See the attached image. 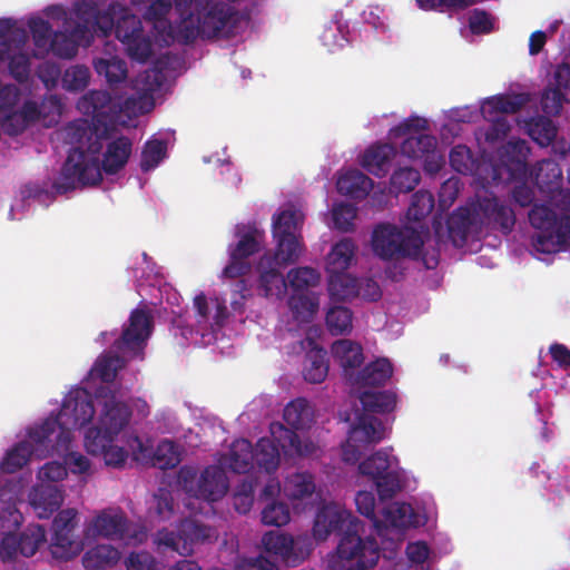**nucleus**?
<instances>
[{
  "label": "nucleus",
  "mask_w": 570,
  "mask_h": 570,
  "mask_svg": "<svg viewBox=\"0 0 570 570\" xmlns=\"http://www.w3.org/2000/svg\"><path fill=\"white\" fill-rule=\"evenodd\" d=\"M473 223L474 216L468 208H460L450 216L448 219V230L456 246L463 245L466 242Z\"/></svg>",
  "instance_id": "42"
},
{
  "label": "nucleus",
  "mask_w": 570,
  "mask_h": 570,
  "mask_svg": "<svg viewBox=\"0 0 570 570\" xmlns=\"http://www.w3.org/2000/svg\"><path fill=\"white\" fill-rule=\"evenodd\" d=\"M28 41L26 29L16 26L10 18L0 19V42L9 43V51L22 49Z\"/></svg>",
  "instance_id": "54"
},
{
  "label": "nucleus",
  "mask_w": 570,
  "mask_h": 570,
  "mask_svg": "<svg viewBox=\"0 0 570 570\" xmlns=\"http://www.w3.org/2000/svg\"><path fill=\"white\" fill-rule=\"evenodd\" d=\"M331 351L334 361L342 368L343 377L351 384L365 360L362 345L347 338H341L332 344Z\"/></svg>",
  "instance_id": "20"
},
{
  "label": "nucleus",
  "mask_w": 570,
  "mask_h": 570,
  "mask_svg": "<svg viewBox=\"0 0 570 570\" xmlns=\"http://www.w3.org/2000/svg\"><path fill=\"white\" fill-rule=\"evenodd\" d=\"M126 47L128 57L138 62H146L153 53V45L144 31L136 33L128 41H121Z\"/></svg>",
  "instance_id": "62"
},
{
  "label": "nucleus",
  "mask_w": 570,
  "mask_h": 570,
  "mask_svg": "<svg viewBox=\"0 0 570 570\" xmlns=\"http://www.w3.org/2000/svg\"><path fill=\"white\" fill-rule=\"evenodd\" d=\"M356 246L351 238H344L336 243L328 256L326 271L328 275L344 273L351 266Z\"/></svg>",
  "instance_id": "34"
},
{
  "label": "nucleus",
  "mask_w": 570,
  "mask_h": 570,
  "mask_svg": "<svg viewBox=\"0 0 570 570\" xmlns=\"http://www.w3.org/2000/svg\"><path fill=\"white\" fill-rule=\"evenodd\" d=\"M115 433H109L99 423L90 428L85 435V446L88 453L100 455L112 442Z\"/></svg>",
  "instance_id": "55"
},
{
  "label": "nucleus",
  "mask_w": 570,
  "mask_h": 570,
  "mask_svg": "<svg viewBox=\"0 0 570 570\" xmlns=\"http://www.w3.org/2000/svg\"><path fill=\"white\" fill-rule=\"evenodd\" d=\"M35 449L32 445L22 441L18 443L13 449L7 452L6 456L1 461V470L6 473H14L26 465Z\"/></svg>",
  "instance_id": "50"
},
{
  "label": "nucleus",
  "mask_w": 570,
  "mask_h": 570,
  "mask_svg": "<svg viewBox=\"0 0 570 570\" xmlns=\"http://www.w3.org/2000/svg\"><path fill=\"white\" fill-rule=\"evenodd\" d=\"M336 188L341 195L363 199L373 188V180L357 169L348 170L338 177Z\"/></svg>",
  "instance_id": "28"
},
{
  "label": "nucleus",
  "mask_w": 570,
  "mask_h": 570,
  "mask_svg": "<svg viewBox=\"0 0 570 570\" xmlns=\"http://www.w3.org/2000/svg\"><path fill=\"white\" fill-rule=\"evenodd\" d=\"M153 465L160 470L173 469L180 462V455L174 441L163 440L157 445L153 459Z\"/></svg>",
  "instance_id": "53"
},
{
  "label": "nucleus",
  "mask_w": 570,
  "mask_h": 570,
  "mask_svg": "<svg viewBox=\"0 0 570 570\" xmlns=\"http://www.w3.org/2000/svg\"><path fill=\"white\" fill-rule=\"evenodd\" d=\"M360 401L367 412L390 413L396 406V394L391 391H365L361 394Z\"/></svg>",
  "instance_id": "43"
},
{
  "label": "nucleus",
  "mask_w": 570,
  "mask_h": 570,
  "mask_svg": "<svg viewBox=\"0 0 570 570\" xmlns=\"http://www.w3.org/2000/svg\"><path fill=\"white\" fill-rule=\"evenodd\" d=\"M120 559V552L111 544H97L82 556V566L86 570H105L114 567Z\"/></svg>",
  "instance_id": "30"
},
{
  "label": "nucleus",
  "mask_w": 570,
  "mask_h": 570,
  "mask_svg": "<svg viewBox=\"0 0 570 570\" xmlns=\"http://www.w3.org/2000/svg\"><path fill=\"white\" fill-rule=\"evenodd\" d=\"M89 531L95 537L121 541L129 532V519L120 509H104L91 520Z\"/></svg>",
  "instance_id": "18"
},
{
  "label": "nucleus",
  "mask_w": 570,
  "mask_h": 570,
  "mask_svg": "<svg viewBox=\"0 0 570 570\" xmlns=\"http://www.w3.org/2000/svg\"><path fill=\"white\" fill-rule=\"evenodd\" d=\"M177 482L190 497L208 502L220 500L229 488L228 478L218 465L206 466L199 475L195 468L184 465L178 471Z\"/></svg>",
  "instance_id": "5"
},
{
  "label": "nucleus",
  "mask_w": 570,
  "mask_h": 570,
  "mask_svg": "<svg viewBox=\"0 0 570 570\" xmlns=\"http://www.w3.org/2000/svg\"><path fill=\"white\" fill-rule=\"evenodd\" d=\"M78 42L66 31H55L49 45V51L63 59H71L78 52Z\"/></svg>",
  "instance_id": "59"
},
{
  "label": "nucleus",
  "mask_w": 570,
  "mask_h": 570,
  "mask_svg": "<svg viewBox=\"0 0 570 570\" xmlns=\"http://www.w3.org/2000/svg\"><path fill=\"white\" fill-rule=\"evenodd\" d=\"M281 267L271 261L269 254H264L257 263L258 292L264 297H283L286 294L287 283L281 273Z\"/></svg>",
  "instance_id": "22"
},
{
  "label": "nucleus",
  "mask_w": 570,
  "mask_h": 570,
  "mask_svg": "<svg viewBox=\"0 0 570 570\" xmlns=\"http://www.w3.org/2000/svg\"><path fill=\"white\" fill-rule=\"evenodd\" d=\"M392 374V363L385 357H380L361 368L350 385L357 387L381 386L391 379Z\"/></svg>",
  "instance_id": "26"
},
{
  "label": "nucleus",
  "mask_w": 570,
  "mask_h": 570,
  "mask_svg": "<svg viewBox=\"0 0 570 570\" xmlns=\"http://www.w3.org/2000/svg\"><path fill=\"white\" fill-rule=\"evenodd\" d=\"M95 415L92 395L83 387L71 390L63 399L61 409L55 417L60 429L59 439L70 442L71 430L82 428L91 422Z\"/></svg>",
  "instance_id": "7"
},
{
  "label": "nucleus",
  "mask_w": 570,
  "mask_h": 570,
  "mask_svg": "<svg viewBox=\"0 0 570 570\" xmlns=\"http://www.w3.org/2000/svg\"><path fill=\"white\" fill-rule=\"evenodd\" d=\"M328 293L337 302L358 296V279L345 272L328 275Z\"/></svg>",
  "instance_id": "39"
},
{
  "label": "nucleus",
  "mask_w": 570,
  "mask_h": 570,
  "mask_svg": "<svg viewBox=\"0 0 570 570\" xmlns=\"http://www.w3.org/2000/svg\"><path fill=\"white\" fill-rule=\"evenodd\" d=\"M381 426V422L375 416L362 414L358 416L356 424L352 426L348 436L352 441L364 445L377 443L383 439Z\"/></svg>",
  "instance_id": "32"
},
{
  "label": "nucleus",
  "mask_w": 570,
  "mask_h": 570,
  "mask_svg": "<svg viewBox=\"0 0 570 570\" xmlns=\"http://www.w3.org/2000/svg\"><path fill=\"white\" fill-rule=\"evenodd\" d=\"M65 144L71 145L59 177L52 183V191L38 184L24 186L23 194L28 198L45 200L53 197V194L63 195L78 186L98 185L102 175L99 167V154L104 145L94 132L89 122L78 119L69 122L61 131Z\"/></svg>",
  "instance_id": "1"
},
{
  "label": "nucleus",
  "mask_w": 570,
  "mask_h": 570,
  "mask_svg": "<svg viewBox=\"0 0 570 570\" xmlns=\"http://www.w3.org/2000/svg\"><path fill=\"white\" fill-rule=\"evenodd\" d=\"M530 225L540 230V233L533 237L532 244L535 250L543 253L539 242L542 244L546 239L554 237L559 232V227L562 224V216L558 217L557 213L544 204H534L528 214Z\"/></svg>",
  "instance_id": "21"
},
{
  "label": "nucleus",
  "mask_w": 570,
  "mask_h": 570,
  "mask_svg": "<svg viewBox=\"0 0 570 570\" xmlns=\"http://www.w3.org/2000/svg\"><path fill=\"white\" fill-rule=\"evenodd\" d=\"M337 556L342 560L352 562L344 570H367L380 559V548L375 538L363 539L355 533H347L340 539Z\"/></svg>",
  "instance_id": "11"
},
{
  "label": "nucleus",
  "mask_w": 570,
  "mask_h": 570,
  "mask_svg": "<svg viewBox=\"0 0 570 570\" xmlns=\"http://www.w3.org/2000/svg\"><path fill=\"white\" fill-rule=\"evenodd\" d=\"M110 102L111 97L109 92L104 90H91L79 99L77 107L85 115H91L92 117L98 118L105 114V109Z\"/></svg>",
  "instance_id": "47"
},
{
  "label": "nucleus",
  "mask_w": 570,
  "mask_h": 570,
  "mask_svg": "<svg viewBox=\"0 0 570 570\" xmlns=\"http://www.w3.org/2000/svg\"><path fill=\"white\" fill-rule=\"evenodd\" d=\"M534 183L540 191L561 210L570 209V189L562 188V170L553 159L538 161L532 171Z\"/></svg>",
  "instance_id": "12"
},
{
  "label": "nucleus",
  "mask_w": 570,
  "mask_h": 570,
  "mask_svg": "<svg viewBox=\"0 0 570 570\" xmlns=\"http://www.w3.org/2000/svg\"><path fill=\"white\" fill-rule=\"evenodd\" d=\"M167 151V145L159 139L149 140L145 144L141 151L140 168L142 171H149L158 166Z\"/></svg>",
  "instance_id": "63"
},
{
  "label": "nucleus",
  "mask_w": 570,
  "mask_h": 570,
  "mask_svg": "<svg viewBox=\"0 0 570 570\" xmlns=\"http://www.w3.org/2000/svg\"><path fill=\"white\" fill-rule=\"evenodd\" d=\"M132 142L128 137L120 136L109 141L99 160L100 173L104 170L107 175H115L121 170L131 155Z\"/></svg>",
  "instance_id": "23"
},
{
  "label": "nucleus",
  "mask_w": 570,
  "mask_h": 570,
  "mask_svg": "<svg viewBox=\"0 0 570 570\" xmlns=\"http://www.w3.org/2000/svg\"><path fill=\"white\" fill-rule=\"evenodd\" d=\"M254 449V463L266 472H272L277 469L279 463V449L274 441L267 438H262L257 441Z\"/></svg>",
  "instance_id": "44"
},
{
  "label": "nucleus",
  "mask_w": 570,
  "mask_h": 570,
  "mask_svg": "<svg viewBox=\"0 0 570 570\" xmlns=\"http://www.w3.org/2000/svg\"><path fill=\"white\" fill-rule=\"evenodd\" d=\"M264 240V233L250 228L244 233L237 244L230 249L229 262L223 271L227 278H237L248 274L252 269L248 257L258 253Z\"/></svg>",
  "instance_id": "15"
},
{
  "label": "nucleus",
  "mask_w": 570,
  "mask_h": 570,
  "mask_svg": "<svg viewBox=\"0 0 570 570\" xmlns=\"http://www.w3.org/2000/svg\"><path fill=\"white\" fill-rule=\"evenodd\" d=\"M434 208V197L428 190H417L413 194L406 216L409 219L420 222Z\"/></svg>",
  "instance_id": "58"
},
{
  "label": "nucleus",
  "mask_w": 570,
  "mask_h": 570,
  "mask_svg": "<svg viewBox=\"0 0 570 570\" xmlns=\"http://www.w3.org/2000/svg\"><path fill=\"white\" fill-rule=\"evenodd\" d=\"M303 224V214L294 208H288L273 216V237H298L297 232Z\"/></svg>",
  "instance_id": "37"
},
{
  "label": "nucleus",
  "mask_w": 570,
  "mask_h": 570,
  "mask_svg": "<svg viewBox=\"0 0 570 570\" xmlns=\"http://www.w3.org/2000/svg\"><path fill=\"white\" fill-rule=\"evenodd\" d=\"M47 541L46 529L41 524H29L19 534L8 533L0 542L2 560H12L18 554L30 558Z\"/></svg>",
  "instance_id": "14"
},
{
  "label": "nucleus",
  "mask_w": 570,
  "mask_h": 570,
  "mask_svg": "<svg viewBox=\"0 0 570 570\" xmlns=\"http://www.w3.org/2000/svg\"><path fill=\"white\" fill-rule=\"evenodd\" d=\"M358 471L374 483L381 500L392 499L402 489V469L392 450L376 451L360 463Z\"/></svg>",
  "instance_id": "4"
},
{
  "label": "nucleus",
  "mask_w": 570,
  "mask_h": 570,
  "mask_svg": "<svg viewBox=\"0 0 570 570\" xmlns=\"http://www.w3.org/2000/svg\"><path fill=\"white\" fill-rule=\"evenodd\" d=\"M384 525L407 528L413 523V509L404 502H392L382 509Z\"/></svg>",
  "instance_id": "45"
},
{
  "label": "nucleus",
  "mask_w": 570,
  "mask_h": 570,
  "mask_svg": "<svg viewBox=\"0 0 570 570\" xmlns=\"http://www.w3.org/2000/svg\"><path fill=\"white\" fill-rule=\"evenodd\" d=\"M315 491L314 476L309 472H296L284 482L285 494L293 500L311 497Z\"/></svg>",
  "instance_id": "41"
},
{
  "label": "nucleus",
  "mask_w": 570,
  "mask_h": 570,
  "mask_svg": "<svg viewBox=\"0 0 570 570\" xmlns=\"http://www.w3.org/2000/svg\"><path fill=\"white\" fill-rule=\"evenodd\" d=\"M98 75L104 76L109 85L119 83L127 77V65L118 58L98 59L95 61Z\"/></svg>",
  "instance_id": "52"
},
{
  "label": "nucleus",
  "mask_w": 570,
  "mask_h": 570,
  "mask_svg": "<svg viewBox=\"0 0 570 570\" xmlns=\"http://www.w3.org/2000/svg\"><path fill=\"white\" fill-rule=\"evenodd\" d=\"M125 366L124 357L110 352L101 354L90 370L92 377L99 379L104 383H111L117 376L119 370Z\"/></svg>",
  "instance_id": "40"
},
{
  "label": "nucleus",
  "mask_w": 570,
  "mask_h": 570,
  "mask_svg": "<svg viewBox=\"0 0 570 570\" xmlns=\"http://www.w3.org/2000/svg\"><path fill=\"white\" fill-rule=\"evenodd\" d=\"M283 419L294 430L309 428L314 419V411L309 402L304 397L291 401L284 409Z\"/></svg>",
  "instance_id": "31"
},
{
  "label": "nucleus",
  "mask_w": 570,
  "mask_h": 570,
  "mask_svg": "<svg viewBox=\"0 0 570 570\" xmlns=\"http://www.w3.org/2000/svg\"><path fill=\"white\" fill-rule=\"evenodd\" d=\"M474 214L481 225L500 230L503 235H509L517 222L513 209L495 196L479 198L474 207Z\"/></svg>",
  "instance_id": "16"
},
{
  "label": "nucleus",
  "mask_w": 570,
  "mask_h": 570,
  "mask_svg": "<svg viewBox=\"0 0 570 570\" xmlns=\"http://www.w3.org/2000/svg\"><path fill=\"white\" fill-rule=\"evenodd\" d=\"M372 249L374 254L384 259L400 258L417 259L422 255L423 239L413 227L382 223L372 233Z\"/></svg>",
  "instance_id": "3"
},
{
  "label": "nucleus",
  "mask_w": 570,
  "mask_h": 570,
  "mask_svg": "<svg viewBox=\"0 0 570 570\" xmlns=\"http://www.w3.org/2000/svg\"><path fill=\"white\" fill-rule=\"evenodd\" d=\"M183 543L181 556H189L195 543L204 542L212 535V528L193 519H185L179 527Z\"/></svg>",
  "instance_id": "36"
},
{
  "label": "nucleus",
  "mask_w": 570,
  "mask_h": 570,
  "mask_svg": "<svg viewBox=\"0 0 570 570\" xmlns=\"http://www.w3.org/2000/svg\"><path fill=\"white\" fill-rule=\"evenodd\" d=\"M327 353L322 347H315L305 355L303 376L305 381L318 384L322 383L328 374Z\"/></svg>",
  "instance_id": "33"
},
{
  "label": "nucleus",
  "mask_w": 570,
  "mask_h": 570,
  "mask_svg": "<svg viewBox=\"0 0 570 570\" xmlns=\"http://www.w3.org/2000/svg\"><path fill=\"white\" fill-rule=\"evenodd\" d=\"M529 102L527 94L497 95L485 99L481 107L484 119H492L493 115L505 116L520 111Z\"/></svg>",
  "instance_id": "25"
},
{
  "label": "nucleus",
  "mask_w": 570,
  "mask_h": 570,
  "mask_svg": "<svg viewBox=\"0 0 570 570\" xmlns=\"http://www.w3.org/2000/svg\"><path fill=\"white\" fill-rule=\"evenodd\" d=\"M22 49H13L9 52L8 57V69L10 76L19 83L28 81L31 71V61L27 52H22Z\"/></svg>",
  "instance_id": "57"
},
{
  "label": "nucleus",
  "mask_w": 570,
  "mask_h": 570,
  "mask_svg": "<svg viewBox=\"0 0 570 570\" xmlns=\"http://www.w3.org/2000/svg\"><path fill=\"white\" fill-rule=\"evenodd\" d=\"M396 149L391 144H375L368 147L362 156L361 165L370 174L381 178L391 167Z\"/></svg>",
  "instance_id": "24"
},
{
  "label": "nucleus",
  "mask_w": 570,
  "mask_h": 570,
  "mask_svg": "<svg viewBox=\"0 0 570 570\" xmlns=\"http://www.w3.org/2000/svg\"><path fill=\"white\" fill-rule=\"evenodd\" d=\"M83 7V13L88 14L96 36L106 38L115 30L116 20L119 16V4H110L105 11H99L94 3L86 1Z\"/></svg>",
  "instance_id": "29"
},
{
  "label": "nucleus",
  "mask_w": 570,
  "mask_h": 570,
  "mask_svg": "<svg viewBox=\"0 0 570 570\" xmlns=\"http://www.w3.org/2000/svg\"><path fill=\"white\" fill-rule=\"evenodd\" d=\"M144 31L140 19L130 12L126 7H119V16L116 20L115 35L119 41H128V39Z\"/></svg>",
  "instance_id": "49"
},
{
  "label": "nucleus",
  "mask_w": 570,
  "mask_h": 570,
  "mask_svg": "<svg viewBox=\"0 0 570 570\" xmlns=\"http://www.w3.org/2000/svg\"><path fill=\"white\" fill-rule=\"evenodd\" d=\"M30 503L40 519L49 518L62 503V495L53 484H41L30 493Z\"/></svg>",
  "instance_id": "27"
},
{
  "label": "nucleus",
  "mask_w": 570,
  "mask_h": 570,
  "mask_svg": "<svg viewBox=\"0 0 570 570\" xmlns=\"http://www.w3.org/2000/svg\"><path fill=\"white\" fill-rule=\"evenodd\" d=\"M320 279V273L308 266L293 268L287 274L288 284L294 293H304L309 287L318 285Z\"/></svg>",
  "instance_id": "51"
},
{
  "label": "nucleus",
  "mask_w": 570,
  "mask_h": 570,
  "mask_svg": "<svg viewBox=\"0 0 570 570\" xmlns=\"http://www.w3.org/2000/svg\"><path fill=\"white\" fill-rule=\"evenodd\" d=\"M539 245L543 254H553L570 247V215L562 216V224L554 237L546 239L543 244L539 242Z\"/></svg>",
  "instance_id": "64"
},
{
  "label": "nucleus",
  "mask_w": 570,
  "mask_h": 570,
  "mask_svg": "<svg viewBox=\"0 0 570 570\" xmlns=\"http://www.w3.org/2000/svg\"><path fill=\"white\" fill-rule=\"evenodd\" d=\"M77 527V511L66 509L58 512L52 521V538L49 546L52 558L57 560H71L82 550V543L75 538Z\"/></svg>",
  "instance_id": "9"
},
{
  "label": "nucleus",
  "mask_w": 570,
  "mask_h": 570,
  "mask_svg": "<svg viewBox=\"0 0 570 570\" xmlns=\"http://www.w3.org/2000/svg\"><path fill=\"white\" fill-rule=\"evenodd\" d=\"M353 314L345 306H333L326 314V325L332 334L340 335L352 328Z\"/></svg>",
  "instance_id": "61"
},
{
  "label": "nucleus",
  "mask_w": 570,
  "mask_h": 570,
  "mask_svg": "<svg viewBox=\"0 0 570 570\" xmlns=\"http://www.w3.org/2000/svg\"><path fill=\"white\" fill-rule=\"evenodd\" d=\"M90 70L86 66L76 65L67 68L61 77L62 88L70 92L82 91L89 83Z\"/></svg>",
  "instance_id": "56"
},
{
  "label": "nucleus",
  "mask_w": 570,
  "mask_h": 570,
  "mask_svg": "<svg viewBox=\"0 0 570 570\" xmlns=\"http://www.w3.org/2000/svg\"><path fill=\"white\" fill-rule=\"evenodd\" d=\"M35 47L39 53H35L36 58L43 57L49 52V45L53 36L52 28L48 21L42 18H31L28 22Z\"/></svg>",
  "instance_id": "46"
},
{
  "label": "nucleus",
  "mask_w": 570,
  "mask_h": 570,
  "mask_svg": "<svg viewBox=\"0 0 570 570\" xmlns=\"http://www.w3.org/2000/svg\"><path fill=\"white\" fill-rule=\"evenodd\" d=\"M154 328V317L148 309L136 308L130 313L128 325L124 327L118 340L114 342L116 351L125 356H139L146 347Z\"/></svg>",
  "instance_id": "8"
},
{
  "label": "nucleus",
  "mask_w": 570,
  "mask_h": 570,
  "mask_svg": "<svg viewBox=\"0 0 570 570\" xmlns=\"http://www.w3.org/2000/svg\"><path fill=\"white\" fill-rule=\"evenodd\" d=\"M195 14L197 22L200 23L203 39H228L235 36L242 21L239 11L223 1L203 2Z\"/></svg>",
  "instance_id": "6"
},
{
  "label": "nucleus",
  "mask_w": 570,
  "mask_h": 570,
  "mask_svg": "<svg viewBox=\"0 0 570 570\" xmlns=\"http://www.w3.org/2000/svg\"><path fill=\"white\" fill-rule=\"evenodd\" d=\"M428 128V120L417 116H411L397 126L390 129V138L397 139L405 137L400 149L401 154L423 161L424 170L434 175L444 165L443 156L438 151L435 137L420 131Z\"/></svg>",
  "instance_id": "2"
},
{
  "label": "nucleus",
  "mask_w": 570,
  "mask_h": 570,
  "mask_svg": "<svg viewBox=\"0 0 570 570\" xmlns=\"http://www.w3.org/2000/svg\"><path fill=\"white\" fill-rule=\"evenodd\" d=\"M361 522L352 515V513L336 503L324 504L316 513L313 537L318 541H324L333 533H342L345 537L347 533L360 534Z\"/></svg>",
  "instance_id": "10"
},
{
  "label": "nucleus",
  "mask_w": 570,
  "mask_h": 570,
  "mask_svg": "<svg viewBox=\"0 0 570 570\" xmlns=\"http://www.w3.org/2000/svg\"><path fill=\"white\" fill-rule=\"evenodd\" d=\"M530 137L540 146H549L557 136V127L549 117L539 116L528 122Z\"/></svg>",
  "instance_id": "48"
},
{
  "label": "nucleus",
  "mask_w": 570,
  "mask_h": 570,
  "mask_svg": "<svg viewBox=\"0 0 570 570\" xmlns=\"http://www.w3.org/2000/svg\"><path fill=\"white\" fill-rule=\"evenodd\" d=\"M96 399L101 405L98 423L109 433L118 435L131 416L129 406L119 400L116 391L107 385L97 389Z\"/></svg>",
  "instance_id": "17"
},
{
  "label": "nucleus",
  "mask_w": 570,
  "mask_h": 570,
  "mask_svg": "<svg viewBox=\"0 0 570 570\" xmlns=\"http://www.w3.org/2000/svg\"><path fill=\"white\" fill-rule=\"evenodd\" d=\"M256 481L252 478H245L239 482L233 494V505L240 514H246L250 511L254 503Z\"/></svg>",
  "instance_id": "60"
},
{
  "label": "nucleus",
  "mask_w": 570,
  "mask_h": 570,
  "mask_svg": "<svg viewBox=\"0 0 570 570\" xmlns=\"http://www.w3.org/2000/svg\"><path fill=\"white\" fill-rule=\"evenodd\" d=\"M226 463L236 473H247L254 466L252 443L246 439L235 440L230 445Z\"/></svg>",
  "instance_id": "35"
},
{
  "label": "nucleus",
  "mask_w": 570,
  "mask_h": 570,
  "mask_svg": "<svg viewBox=\"0 0 570 570\" xmlns=\"http://www.w3.org/2000/svg\"><path fill=\"white\" fill-rule=\"evenodd\" d=\"M262 544L266 552L293 564L303 561L313 550V541L307 534L294 538L289 534L269 531L263 535Z\"/></svg>",
  "instance_id": "13"
},
{
  "label": "nucleus",
  "mask_w": 570,
  "mask_h": 570,
  "mask_svg": "<svg viewBox=\"0 0 570 570\" xmlns=\"http://www.w3.org/2000/svg\"><path fill=\"white\" fill-rule=\"evenodd\" d=\"M275 250L266 252L273 263L284 267L298 261L303 252L299 237L275 238Z\"/></svg>",
  "instance_id": "38"
},
{
  "label": "nucleus",
  "mask_w": 570,
  "mask_h": 570,
  "mask_svg": "<svg viewBox=\"0 0 570 570\" xmlns=\"http://www.w3.org/2000/svg\"><path fill=\"white\" fill-rule=\"evenodd\" d=\"M296 431L279 422L271 424L272 441L284 454L306 458L315 455L318 450L316 444L308 439L301 440Z\"/></svg>",
  "instance_id": "19"
}]
</instances>
